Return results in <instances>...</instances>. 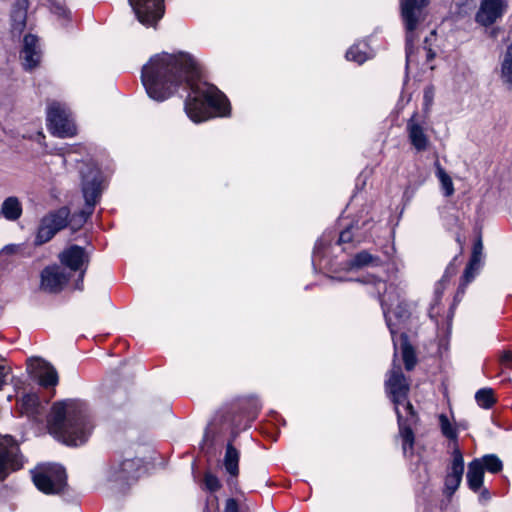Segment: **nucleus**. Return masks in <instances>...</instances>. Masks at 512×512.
<instances>
[{
	"mask_svg": "<svg viewBox=\"0 0 512 512\" xmlns=\"http://www.w3.org/2000/svg\"><path fill=\"white\" fill-rule=\"evenodd\" d=\"M142 84L156 102L170 98L179 88L189 91L184 110L194 123L230 115V102L215 85L202 79L198 62L188 53L156 54L143 66Z\"/></svg>",
	"mask_w": 512,
	"mask_h": 512,
	"instance_id": "nucleus-1",
	"label": "nucleus"
},
{
	"mask_svg": "<svg viewBox=\"0 0 512 512\" xmlns=\"http://www.w3.org/2000/svg\"><path fill=\"white\" fill-rule=\"evenodd\" d=\"M357 281L372 284L379 294L383 315L390 331L395 352L400 348L406 370H412L417 362L413 347L408 343L404 332L411 316V304L404 299V287L396 284L387 285L376 276L369 275ZM396 356V353L394 354Z\"/></svg>",
	"mask_w": 512,
	"mask_h": 512,
	"instance_id": "nucleus-2",
	"label": "nucleus"
},
{
	"mask_svg": "<svg viewBox=\"0 0 512 512\" xmlns=\"http://www.w3.org/2000/svg\"><path fill=\"white\" fill-rule=\"evenodd\" d=\"M48 426L52 434L69 446L84 444L92 431L85 405L76 400L54 403Z\"/></svg>",
	"mask_w": 512,
	"mask_h": 512,
	"instance_id": "nucleus-3",
	"label": "nucleus"
},
{
	"mask_svg": "<svg viewBox=\"0 0 512 512\" xmlns=\"http://www.w3.org/2000/svg\"><path fill=\"white\" fill-rule=\"evenodd\" d=\"M335 249L325 236L319 239L315 244L312 255L314 269L338 274L340 272L358 271L366 267H378L383 264L380 257L366 250L356 253L351 259L336 261L329 256Z\"/></svg>",
	"mask_w": 512,
	"mask_h": 512,
	"instance_id": "nucleus-4",
	"label": "nucleus"
},
{
	"mask_svg": "<svg viewBox=\"0 0 512 512\" xmlns=\"http://www.w3.org/2000/svg\"><path fill=\"white\" fill-rule=\"evenodd\" d=\"M381 225L375 219V212L372 209L362 210L352 222L339 234L337 243L333 246L338 248L341 245L352 243L360 244L373 240L378 235Z\"/></svg>",
	"mask_w": 512,
	"mask_h": 512,
	"instance_id": "nucleus-5",
	"label": "nucleus"
},
{
	"mask_svg": "<svg viewBox=\"0 0 512 512\" xmlns=\"http://www.w3.org/2000/svg\"><path fill=\"white\" fill-rule=\"evenodd\" d=\"M81 190L85 200V208L81 211L83 221H86L94 211L105 189V179L98 166L93 162L83 163L80 168Z\"/></svg>",
	"mask_w": 512,
	"mask_h": 512,
	"instance_id": "nucleus-6",
	"label": "nucleus"
},
{
	"mask_svg": "<svg viewBox=\"0 0 512 512\" xmlns=\"http://www.w3.org/2000/svg\"><path fill=\"white\" fill-rule=\"evenodd\" d=\"M386 391L394 403L395 412L404 411L413 418V406L408 400L409 383L401 371L400 365L393 360L392 369L385 381Z\"/></svg>",
	"mask_w": 512,
	"mask_h": 512,
	"instance_id": "nucleus-7",
	"label": "nucleus"
},
{
	"mask_svg": "<svg viewBox=\"0 0 512 512\" xmlns=\"http://www.w3.org/2000/svg\"><path fill=\"white\" fill-rule=\"evenodd\" d=\"M59 260L61 267L67 273H70L72 278L76 277L71 282L72 288L82 291L84 288V275L89 261L85 249L77 245H71L60 253Z\"/></svg>",
	"mask_w": 512,
	"mask_h": 512,
	"instance_id": "nucleus-8",
	"label": "nucleus"
},
{
	"mask_svg": "<svg viewBox=\"0 0 512 512\" xmlns=\"http://www.w3.org/2000/svg\"><path fill=\"white\" fill-rule=\"evenodd\" d=\"M31 473L35 486L45 494H58L66 486L67 477L61 465H39Z\"/></svg>",
	"mask_w": 512,
	"mask_h": 512,
	"instance_id": "nucleus-9",
	"label": "nucleus"
},
{
	"mask_svg": "<svg viewBox=\"0 0 512 512\" xmlns=\"http://www.w3.org/2000/svg\"><path fill=\"white\" fill-rule=\"evenodd\" d=\"M428 0H400L401 17L406 29V65L413 61V41L415 30L422 17V10Z\"/></svg>",
	"mask_w": 512,
	"mask_h": 512,
	"instance_id": "nucleus-10",
	"label": "nucleus"
},
{
	"mask_svg": "<svg viewBox=\"0 0 512 512\" xmlns=\"http://www.w3.org/2000/svg\"><path fill=\"white\" fill-rule=\"evenodd\" d=\"M47 126L49 131L60 138L73 137L77 133L70 108L60 102H52L47 109Z\"/></svg>",
	"mask_w": 512,
	"mask_h": 512,
	"instance_id": "nucleus-11",
	"label": "nucleus"
},
{
	"mask_svg": "<svg viewBox=\"0 0 512 512\" xmlns=\"http://www.w3.org/2000/svg\"><path fill=\"white\" fill-rule=\"evenodd\" d=\"M142 463L140 458L125 459L120 462H115L106 469V480L114 487L122 489L138 477V471Z\"/></svg>",
	"mask_w": 512,
	"mask_h": 512,
	"instance_id": "nucleus-12",
	"label": "nucleus"
},
{
	"mask_svg": "<svg viewBox=\"0 0 512 512\" xmlns=\"http://www.w3.org/2000/svg\"><path fill=\"white\" fill-rule=\"evenodd\" d=\"M22 466L23 458L16 441L9 435L0 437V481Z\"/></svg>",
	"mask_w": 512,
	"mask_h": 512,
	"instance_id": "nucleus-13",
	"label": "nucleus"
},
{
	"mask_svg": "<svg viewBox=\"0 0 512 512\" xmlns=\"http://www.w3.org/2000/svg\"><path fill=\"white\" fill-rule=\"evenodd\" d=\"M137 20L146 27H155L165 12L164 0H128Z\"/></svg>",
	"mask_w": 512,
	"mask_h": 512,
	"instance_id": "nucleus-14",
	"label": "nucleus"
},
{
	"mask_svg": "<svg viewBox=\"0 0 512 512\" xmlns=\"http://www.w3.org/2000/svg\"><path fill=\"white\" fill-rule=\"evenodd\" d=\"M69 214V209L62 207L43 217L36 235V244L40 245L48 242L58 231L66 227Z\"/></svg>",
	"mask_w": 512,
	"mask_h": 512,
	"instance_id": "nucleus-15",
	"label": "nucleus"
},
{
	"mask_svg": "<svg viewBox=\"0 0 512 512\" xmlns=\"http://www.w3.org/2000/svg\"><path fill=\"white\" fill-rule=\"evenodd\" d=\"M429 127L427 121L414 113L406 124V133L411 146L417 152L427 151L430 147Z\"/></svg>",
	"mask_w": 512,
	"mask_h": 512,
	"instance_id": "nucleus-16",
	"label": "nucleus"
},
{
	"mask_svg": "<svg viewBox=\"0 0 512 512\" xmlns=\"http://www.w3.org/2000/svg\"><path fill=\"white\" fill-rule=\"evenodd\" d=\"M71 279V274L61 266H48L41 272L40 288L48 293H58L70 283Z\"/></svg>",
	"mask_w": 512,
	"mask_h": 512,
	"instance_id": "nucleus-17",
	"label": "nucleus"
},
{
	"mask_svg": "<svg viewBox=\"0 0 512 512\" xmlns=\"http://www.w3.org/2000/svg\"><path fill=\"white\" fill-rule=\"evenodd\" d=\"M42 59V49L37 36L27 34L24 36L20 60L25 70L31 71L36 68Z\"/></svg>",
	"mask_w": 512,
	"mask_h": 512,
	"instance_id": "nucleus-18",
	"label": "nucleus"
},
{
	"mask_svg": "<svg viewBox=\"0 0 512 512\" xmlns=\"http://www.w3.org/2000/svg\"><path fill=\"white\" fill-rule=\"evenodd\" d=\"M464 473V459L459 447L454 446L450 471L445 478L444 492L451 496L459 487Z\"/></svg>",
	"mask_w": 512,
	"mask_h": 512,
	"instance_id": "nucleus-19",
	"label": "nucleus"
},
{
	"mask_svg": "<svg viewBox=\"0 0 512 512\" xmlns=\"http://www.w3.org/2000/svg\"><path fill=\"white\" fill-rule=\"evenodd\" d=\"M28 370L38 378L43 387H53L58 383V374L55 368L40 358L28 360Z\"/></svg>",
	"mask_w": 512,
	"mask_h": 512,
	"instance_id": "nucleus-20",
	"label": "nucleus"
},
{
	"mask_svg": "<svg viewBox=\"0 0 512 512\" xmlns=\"http://www.w3.org/2000/svg\"><path fill=\"white\" fill-rule=\"evenodd\" d=\"M506 8L503 0H482L475 20L483 26H490L499 19Z\"/></svg>",
	"mask_w": 512,
	"mask_h": 512,
	"instance_id": "nucleus-21",
	"label": "nucleus"
},
{
	"mask_svg": "<svg viewBox=\"0 0 512 512\" xmlns=\"http://www.w3.org/2000/svg\"><path fill=\"white\" fill-rule=\"evenodd\" d=\"M399 435L402 439V449L405 457L413 454V447L415 442V436L411 429V424L415 422V413L413 412V418L410 415L405 414L404 411L396 412Z\"/></svg>",
	"mask_w": 512,
	"mask_h": 512,
	"instance_id": "nucleus-22",
	"label": "nucleus"
},
{
	"mask_svg": "<svg viewBox=\"0 0 512 512\" xmlns=\"http://www.w3.org/2000/svg\"><path fill=\"white\" fill-rule=\"evenodd\" d=\"M29 0H16L11 12V28L13 33H22L26 26Z\"/></svg>",
	"mask_w": 512,
	"mask_h": 512,
	"instance_id": "nucleus-23",
	"label": "nucleus"
},
{
	"mask_svg": "<svg viewBox=\"0 0 512 512\" xmlns=\"http://www.w3.org/2000/svg\"><path fill=\"white\" fill-rule=\"evenodd\" d=\"M375 55L374 50L369 46L366 41H360L353 44L346 52V59L355 62L359 65L367 60L373 58Z\"/></svg>",
	"mask_w": 512,
	"mask_h": 512,
	"instance_id": "nucleus-24",
	"label": "nucleus"
},
{
	"mask_svg": "<svg viewBox=\"0 0 512 512\" xmlns=\"http://www.w3.org/2000/svg\"><path fill=\"white\" fill-rule=\"evenodd\" d=\"M499 79L506 90L512 92V44L507 46L500 61Z\"/></svg>",
	"mask_w": 512,
	"mask_h": 512,
	"instance_id": "nucleus-25",
	"label": "nucleus"
},
{
	"mask_svg": "<svg viewBox=\"0 0 512 512\" xmlns=\"http://www.w3.org/2000/svg\"><path fill=\"white\" fill-rule=\"evenodd\" d=\"M466 478L469 488L473 492H478L484 480L483 465L478 459H474L469 463Z\"/></svg>",
	"mask_w": 512,
	"mask_h": 512,
	"instance_id": "nucleus-26",
	"label": "nucleus"
},
{
	"mask_svg": "<svg viewBox=\"0 0 512 512\" xmlns=\"http://www.w3.org/2000/svg\"><path fill=\"white\" fill-rule=\"evenodd\" d=\"M20 408L22 413L27 416L39 420V417L43 413V407L39 402V398L36 394L29 393L22 396L20 400Z\"/></svg>",
	"mask_w": 512,
	"mask_h": 512,
	"instance_id": "nucleus-27",
	"label": "nucleus"
},
{
	"mask_svg": "<svg viewBox=\"0 0 512 512\" xmlns=\"http://www.w3.org/2000/svg\"><path fill=\"white\" fill-rule=\"evenodd\" d=\"M482 267H483V261L470 258V260L464 270L462 280L460 282L456 297L462 296L465 293L466 287L468 286V284H470L476 278V276L479 274Z\"/></svg>",
	"mask_w": 512,
	"mask_h": 512,
	"instance_id": "nucleus-28",
	"label": "nucleus"
},
{
	"mask_svg": "<svg viewBox=\"0 0 512 512\" xmlns=\"http://www.w3.org/2000/svg\"><path fill=\"white\" fill-rule=\"evenodd\" d=\"M439 427L442 435L452 442V449L454 446L458 447L457 439L459 426L456 423L452 422L449 417L445 414H440L438 416Z\"/></svg>",
	"mask_w": 512,
	"mask_h": 512,
	"instance_id": "nucleus-29",
	"label": "nucleus"
},
{
	"mask_svg": "<svg viewBox=\"0 0 512 512\" xmlns=\"http://www.w3.org/2000/svg\"><path fill=\"white\" fill-rule=\"evenodd\" d=\"M239 459V451L232 445L231 441L228 442L224 456V467L231 476H237L239 473Z\"/></svg>",
	"mask_w": 512,
	"mask_h": 512,
	"instance_id": "nucleus-30",
	"label": "nucleus"
},
{
	"mask_svg": "<svg viewBox=\"0 0 512 512\" xmlns=\"http://www.w3.org/2000/svg\"><path fill=\"white\" fill-rule=\"evenodd\" d=\"M1 212L7 220L15 221L22 214V205L17 197L11 196L2 203Z\"/></svg>",
	"mask_w": 512,
	"mask_h": 512,
	"instance_id": "nucleus-31",
	"label": "nucleus"
},
{
	"mask_svg": "<svg viewBox=\"0 0 512 512\" xmlns=\"http://www.w3.org/2000/svg\"><path fill=\"white\" fill-rule=\"evenodd\" d=\"M436 168V177L440 182V187L442 193L446 197H450L454 194V185L452 178L448 175V173L444 170V168L440 165L439 161L435 162Z\"/></svg>",
	"mask_w": 512,
	"mask_h": 512,
	"instance_id": "nucleus-32",
	"label": "nucleus"
},
{
	"mask_svg": "<svg viewBox=\"0 0 512 512\" xmlns=\"http://www.w3.org/2000/svg\"><path fill=\"white\" fill-rule=\"evenodd\" d=\"M475 400L483 409H490L496 403L494 391L491 388L479 389L475 394Z\"/></svg>",
	"mask_w": 512,
	"mask_h": 512,
	"instance_id": "nucleus-33",
	"label": "nucleus"
},
{
	"mask_svg": "<svg viewBox=\"0 0 512 512\" xmlns=\"http://www.w3.org/2000/svg\"><path fill=\"white\" fill-rule=\"evenodd\" d=\"M477 459L482 463L483 470H487L490 473H498L503 469L501 459L495 454H487Z\"/></svg>",
	"mask_w": 512,
	"mask_h": 512,
	"instance_id": "nucleus-34",
	"label": "nucleus"
},
{
	"mask_svg": "<svg viewBox=\"0 0 512 512\" xmlns=\"http://www.w3.org/2000/svg\"><path fill=\"white\" fill-rule=\"evenodd\" d=\"M453 274H454V271H452V270H450V268H448L446 270L445 274L443 275V277L435 285V290H434L435 304L438 303V301L441 299V296H442L444 290L446 289L449 278Z\"/></svg>",
	"mask_w": 512,
	"mask_h": 512,
	"instance_id": "nucleus-35",
	"label": "nucleus"
},
{
	"mask_svg": "<svg viewBox=\"0 0 512 512\" xmlns=\"http://www.w3.org/2000/svg\"><path fill=\"white\" fill-rule=\"evenodd\" d=\"M204 484H205V488L211 492H215V491L219 490L221 487L219 479L211 473L205 474Z\"/></svg>",
	"mask_w": 512,
	"mask_h": 512,
	"instance_id": "nucleus-36",
	"label": "nucleus"
},
{
	"mask_svg": "<svg viewBox=\"0 0 512 512\" xmlns=\"http://www.w3.org/2000/svg\"><path fill=\"white\" fill-rule=\"evenodd\" d=\"M50 10L53 14L65 19L68 18L70 14L65 5L60 2H51Z\"/></svg>",
	"mask_w": 512,
	"mask_h": 512,
	"instance_id": "nucleus-37",
	"label": "nucleus"
},
{
	"mask_svg": "<svg viewBox=\"0 0 512 512\" xmlns=\"http://www.w3.org/2000/svg\"><path fill=\"white\" fill-rule=\"evenodd\" d=\"M11 372V368L7 365L5 358L0 356V390L6 384V378Z\"/></svg>",
	"mask_w": 512,
	"mask_h": 512,
	"instance_id": "nucleus-38",
	"label": "nucleus"
},
{
	"mask_svg": "<svg viewBox=\"0 0 512 512\" xmlns=\"http://www.w3.org/2000/svg\"><path fill=\"white\" fill-rule=\"evenodd\" d=\"M470 258L483 261V244L480 238L475 241Z\"/></svg>",
	"mask_w": 512,
	"mask_h": 512,
	"instance_id": "nucleus-39",
	"label": "nucleus"
},
{
	"mask_svg": "<svg viewBox=\"0 0 512 512\" xmlns=\"http://www.w3.org/2000/svg\"><path fill=\"white\" fill-rule=\"evenodd\" d=\"M382 252L386 258V261H390L393 259L396 249L393 243L387 244L383 247Z\"/></svg>",
	"mask_w": 512,
	"mask_h": 512,
	"instance_id": "nucleus-40",
	"label": "nucleus"
},
{
	"mask_svg": "<svg viewBox=\"0 0 512 512\" xmlns=\"http://www.w3.org/2000/svg\"><path fill=\"white\" fill-rule=\"evenodd\" d=\"M224 512H238V504L235 499L230 498L226 501Z\"/></svg>",
	"mask_w": 512,
	"mask_h": 512,
	"instance_id": "nucleus-41",
	"label": "nucleus"
},
{
	"mask_svg": "<svg viewBox=\"0 0 512 512\" xmlns=\"http://www.w3.org/2000/svg\"><path fill=\"white\" fill-rule=\"evenodd\" d=\"M478 492H479V501L481 503H487L488 501H490L491 494L487 488L481 487L480 490H478Z\"/></svg>",
	"mask_w": 512,
	"mask_h": 512,
	"instance_id": "nucleus-42",
	"label": "nucleus"
},
{
	"mask_svg": "<svg viewBox=\"0 0 512 512\" xmlns=\"http://www.w3.org/2000/svg\"><path fill=\"white\" fill-rule=\"evenodd\" d=\"M501 362L506 366H509L512 363V354L509 351H505L501 355Z\"/></svg>",
	"mask_w": 512,
	"mask_h": 512,
	"instance_id": "nucleus-43",
	"label": "nucleus"
},
{
	"mask_svg": "<svg viewBox=\"0 0 512 512\" xmlns=\"http://www.w3.org/2000/svg\"><path fill=\"white\" fill-rule=\"evenodd\" d=\"M457 218L456 217H451L449 219L446 220V226L449 228V229H452L456 224H457Z\"/></svg>",
	"mask_w": 512,
	"mask_h": 512,
	"instance_id": "nucleus-44",
	"label": "nucleus"
},
{
	"mask_svg": "<svg viewBox=\"0 0 512 512\" xmlns=\"http://www.w3.org/2000/svg\"><path fill=\"white\" fill-rule=\"evenodd\" d=\"M331 278L333 279H337L339 281H351L352 279L351 278H345V277H342V276H331Z\"/></svg>",
	"mask_w": 512,
	"mask_h": 512,
	"instance_id": "nucleus-45",
	"label": "nucleus"
},
{
	"mask_svg": "<svg viewBox=\"0 0 512 512\" xmlns=\"http://www.w3.org/2000/svg\"><path fill=\"white\" fill-rule=\"evenodd\" d=\"M427 56L430 59L434 57V54L432 53V51L430 49L427 51Z\"/></svg>",
	"mask_w": 512,
	"mask_h": 512,
	"instance_id": "nucleus-46",
	"label": "nucleus"
},
{
	"mask_svg": "<svg viewBox=\"0 0 512 512\" xmlns=\"http://www.w3.org/2000/svg\"><path fill=\"white\" fill-rule=\"evenodd\" d=\"M232 434H233V438H235L236 435L238 434V431L234 427L232 428Z\"/></svg>",
	"mask_w": 512,
	"mask_h": 512,
	"instance_id": "nucleus-47",
	"label": "nucleus"
},
{
	"mask_svg": "<svg viewBox=\"0 0 512 512\" xmlns=\"http://www.w3.org/2000/svg\"><path fill=\"white\" fill-rule=\"evenodd\" d=\"M456 425L459 426V429H465L466 428L465 425L462 424V423H459V424H456Z\"/></svg>",
	"mask_w": 512,
	"mask_h": 512,
	"instance_id": "nucleus-48",
	"label": "nucleus"
},
{
	"mask_svg": "<svg viewBox=\"0 0 512 512\" xmlns=\"http://www.w3.org/2000/svg\"><path fill=\"white\" fill-rule=\"evenodd\" d=\"M425 98H430V95H428V91L425 92Z\"/></svg>",
	"mask_w": 512,
	"mask_h": 512,
	"instance_id": "nucleus-49",
	"label": "nucleus"
},
{
	"mask_svg": "<svg viewBox=\"0 0 512 512\" xmlns=\"http://www.w3.org/2000/svg\"><path fill=\"white\" fill-rule=\"evenodd\" d=\"M425 98H430V95H428V91L425 92Z\"/></svg>",
	"mask_w": 512,
	"mask_h": 512,
	"instance_id": "nucleus-50",
	"label": "nucleus"
},
{
	"mask_svg": "<svg viewBox=\"0 0 512 512\" xmlns=\"http://www.w3.org/2000/svg\"><path fill=\"white\" fill-rule=\"evenodd\" d=\"M208 429H209V427L207 428V431H206V433H205V437H207V436H208Z\"/></svg>",
	"mask_w": 512,
	"mask_h": 512,
	"instance_id": "nucleus-51",
	"label": "nucleus"
}]
</instances>
